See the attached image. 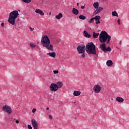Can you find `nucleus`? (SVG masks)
Masks as SVG:
<instances>
[{
	"label": "nucleus",
	"mask_w": 129,
	"mask_h": 129,
	"mask_svg": "<svg viewBox=\"0 0 129 129\" xmlns=\"http://www.w3.org/2000/svg\"><path fill=\"white\" fill-rule=\"evenodd\" d=\"M111 40V36L107 34L106 31H102L99 35V41L100 43H103L100 44V48L102 51H103L104 53L106 52H111V47L108 46L106 47V44L105 43L106 41L107 44H108Z\"/></svg>",
	"instance_id": "1"
},
{
	"label": "nucleus",
	"mask_w": 129,
	"mask_h": 129,
	"mask_svg": "<svg viewBox=\"0 0 129 129\" xmlns=\"http://www.w3.org/2000/svg\"><path fill=\"white\" fill-rule=\"evenodd\" d=\"M41 42L43 47H44V48H46V49H47L48 50L53 51V45L50 44L51 42L50 41V39H49L48 36L46 35L43 36L41 38Z\"/></svg>",
	"instance_id": "2"
},
{
	"label": "nucleus",
	"mask_w": 129,
	"mask_h": 129,
	"mask_svg": "<svg viewBox=\"0 0 129 129\" xmlns=\"http://www.w3.org/2000/svg\"><path fill=\"white\" fill-rule=\"evenodd\" d=\"M19 16V12L17 10L13 11L10 13L8 22L12 25H16V19Z\"/></svg>",
	"instance_id": "3"
},
{
	"label": "nucleus",
	"mask_w": 129,
	"mask_h": 129,
	"mask_svg": "<svg viewBox=\"0 0 129 129\" xmlns=\"http://www.w3.org/2000/svg\"><path fill=\"white\" fill-rule=\"evenodd\" d=\"M86 51L88 54H92L96 55V49H95V45L93 42L88 43L86 45Z\"/></svg>",
	"instance_id": "4"
},
{
	"label": "nucleus",
	"mask_w": 129,
	"mask_h": 129,
	"mask_svg": "<svg viewBox=\"0 0 129 129\" xmlns=\"http://www.w3.org/2000/svg\"><path fill=\"white\" fill-rule=\"evenodd\" d=\"M2 109L3 111H6L8 114H12L13 112L12 108L8 105H5V106H3Z\"/></svg>",
	"instance_id": "5"
},
{
	"label": "nucleus",
	"mask_w": 129,
	"mask_h": 129,
	"mask_svg": "<svg viewBox=\"0 0 129 129\" xmlns=\"http://www.w3.org/2000/svg\"><path fill=\"white\" fill-rule=\"evenodd\" d=\"M77 50H78L79 54H83L84 52H85L86 47L84 45H79L77 48Z\"/></svg>",
	"instance_id": "6"
},
{
	"label": "nucleus",
	"mask_w": 129,
	"mask_h": 129,
	"mask_svg": "<svg viewBox=\"0 0 129 129\" xmlns=\"http://www.w3.org/2000/svg\"><path fill=\"white\" fill-rule=\"evenodd\" d=\"M49 89L51 91H57L58 90L57 85L55 83H51L49 86Z\"/></svg>",
	"instance_id": "7"
},
{
	"label": "nucleus",
	"mask_w": 129,
	"mask_h": 129,
	"mask_svg": "<svg viewBox=\"0 0 129 129\" xmlns=\"http://www.w3.org/2000/svg\"><path fill=\"white\" fill-rule=\"evenodd\" d=\"M93 90L94 91L95 93H99L100 90H101V87L98 85H95L93 87Z\"/></svg>",
	"instance_id": "8"
},
{
	"label": "nucleus",
	"mask_w": 129,
	"mask_h": 129,
	"mask_svg": "<svg viewBox=\"0 0 129 129\" xmlns=\"http://www.w3.org/2000/svg\"><path fill=\"white\" fill-rule=\"evenodd\" d=\"M31 124L33 126V129H38V123L35 119L31 120Z\"/></svg>",
	"instance_id": "9"
},
{
	"label": "nucleus",
	"mask_w": 129,
	"mask_h": 129,
	"mask_svg": "<svg viewBox=\"0 0 129 129\" xmlns=\"http://www.w3.org/2000/svg\"><path fill=\"white\" fill-rule=\"evenodd\" d=\"M103 10V8L102 7H99L94 12L93 15H97V14H99V13H100L101 11Z\"/></svg>",
	"instance_id": "10"
},
{
	"label": "nucleus",
	"mask_w": 129,
	"mask_h": 129,
	"mask_svg": "<svg viewBox=\"0 0 129 129\" xmlns=\"http://www.w3.org/2000/svg\"><path fill=\"white\" fill-rule=\"evenodd\" d=\"M100 19H101V17H100V16H96L95 17V20L96 25H98V24H100Z\"/></svg>",
	"instance_id": "11"
},
{
	"label": "nucleus",
	"mask_w": 129,
	"mask_h": 129,
	"mask_svg": "<svg viewBox=\"0 0 129 129\" xmlns=\"http://www.w3.org/2000/svg\"><path fill=\"white\" fill-rule=\"evenodd\" d=\"M35 13L36 14H39V15H40V16H44L45 15V14L44 13L43 11H42L40 9H36L35 10Z\"/></svg>",
	"instance_id": "12"
},
{
	"label": "nucleus",
	"mask_w": 129,
	"mask_h": 129,
	"mask_svg": "<svg viewBox=\"0 0 129 129\" xmlns=\"http://www.w3.org/2000/svg\"><path fill=\"white\" fill-rule=\"evenodd\" d=\"M72 13L74 15L77 16L79 14V11L75 8H73Z\"/></svg>",
	"instance_id": "13"
},
{
	"label": "nucleus",
	"mask_w": 129,
	"mask_h": 129,
	"mask_svg": "<svg viewBox=\"0 0 129 129\" xmlns=\"http://www.w3.org/2000/svg\"><path fill=\"white\" fill-rule=\"evenodd\" d=\"M113 64V62H112V60H108L106 61V65L107 66H108V67H111Z\"/></svg>",
	"instance_id": "14"
},
{
	"label": "nucleus",
	"mask_w": 129,
	"mask_h": 129,
	"mask_svg": "<svg viewBox=\"0 0 129 129\" xmlns=\"http://www.w3.org/2000/svg\"><path fill=\"white\" fill-rule=\"evenodd\" d=\"M56 85L57 87V89H59V88H61L62 86H63V83L62 82H57Z\"/></svg>",
	"instance_id": "15"
},
{
	"label": "nucleus",
	"mask_w": 129,
	"mask_h": 129,
	"mask_svg": "<svg viewBox=\"0 0 129 129\" xmlns=\"http://www.w3.org/2000/svg\"><path fill=\"white\" fill-rule=\"evenodd\" d=\"M47 55L50 56V57H52V58H55L56 57V53L55 52L47 53Z\"/></svg>",
	"instance_id": "16"
},
{
	"label": "nucleus",
	"mask_w": 129,
	"mask_h": 129,
	"mask_svg": "<svg viewBox=\"0 0 129 129\" xmlns=\"http://www.w3.org/2000/svg\"><path fill=\"white\" fill-rule=\"evenodd\" d=\"M84 36L86 38H91V35L88 34V32H87V31H86V30H85L84 31Z\"/></svg>",
	"instance_id": "17"
},
{
	"label": "nucleus",
	"mask_w": 129,
	"mask_h": 129,
	"mask_svg": "<svg viewBox=\"0 0 129 129\" xmlns=\"http://www.w3.org/2000/svg\"><path fill=\"white\" fill-rule=\"evenodd\" d=\"M74 96H79L81 94V91H75L73 93Z\"/></svg>",
	"instance_id": "18"
},
{
	"label": "nucleus",
	"mask_w": 129,
	"mask_h": 129,
	"mask_svg": "<svg viewBox=\"0 0 129 129\" xmlns=\"http://www.w3.org/2000/svg\"><path fill=\"white\" fill-rule=\"evenodd\" d=\"M116 101H118V102L120 103L123 102V101H124V99L121 97H117L116 98Z\"/></svg>",
	"instance_id": "19"
},
{
	"label": "nucleus",
	"mask_w": 129,
	"mask_h": 129,
	"mask_svg": "<svg viewBox=\"0 0 129 129\" xmlns=\"http://www.w3.org/2000/svg\"><path fill=\"white\" fill-rule=\"evenodd\" d=\"M62 17H63V14H62L61 13H60L58 14V15L55 16V18L57 19V20H60V19H61V18H62Z\"/></svg>",
	"instance_id": "20"
},
{
	"label": "nucleus",
	"mask_w": 129,
	"mask_h": 129,
	"mask_svg": "<svg viewBox=\"0 0 129 129\" xmlns=\"http://www.w3.org/2000/svg\"><path fill=\"white\" fill-rule=\"evenodd\" d=\"M98 36H99V33H96L95 32H93V37L94 39H96V38H98Z\"/></svg>",
	"instance_id": "21"
},
{
	"label": "nucleus",
	"mask_w": 129,
	"mask_h": 129,
	"mask_svg": "<svg viewBox=\"0 0 129 129\" xmlns=\"http://www.w3.org/2000/svg\"><path fill=\"white\" fill-rule=\"evenodd\" d=\"M79 19H80V20H84L85 19H86V17L83 15H81L79 16Z\"/></svg>",
	"instance_id": "22"
},
{
	"label": "nucleus",
	"mask_w": 129,
	"mask_h": 129,
	"mask_svg": "<svg viewBox=\"0 0 129 129\" xmlns=\"http://www.w3.org/2000/svg\"><path fill=\"white\" fill-rule=\"evenodd\" d=\"M99 6V4H98V2H95L93 4L94 8L95 9H98V6Z\"/></svg>",
	"instance_id": "23"
},
{
	"label": "nucleus",
	"mask_w": 129,
	"mask_h": 129,
	"mask_svg": "<svg viewBox=\"0 0 129 129\" xmlns=\"http://www.w3.org/2000/svg\"><path fill=\"white\" fill-rule=\"evenodd\" d=\"M112 16L113 17H118V14H117L116 11H113L112 12Z\"/></svg>",
	"instance_id": "24"
},
{
	"label": "nucleus",
	"mask_w": 129,
	"mask_h": 129,
	"mask_svg": "<svg viewBox=\"0 0 129 129\" xmlns=\"http://www.w3.org/2000/svg\"><path fill=\"white\" fill-rule=\"evenodd\" d=\"M95 17L92 18L91 19H90L89 23L90 24H92V23L94 22Z\"/></svg>",
	"instance_id": "25"
},
{
	"label": "nucleus",
	"mask_w": 129,
	"mask_h": 129,
	"mask_svg": "<svg viewBox=\"0 0 129 129\" xmlns=\"http://www.w3.org/2000/svg\"><path fill=\"white\" fill-rule=\"evenodd\" d=\"M30 46L31 47V48H36V45L33 43H30Z\"/></svg>",
	"instance_id": "26"
},
{
	"label": "nucleus",
	"mask_w": 129,
	"mask_h": 129,
	"mask_svg": "<svg viewBox=\"0 0 129 129\" xmlns=\"http://www.w3.org/2000/svg\"><path fill=\"white\" fill-rule=\"evenodd\" d=\"M32 2V0H26L25 4H30Z\"/></svg>",
	"instance_id": "27"
},
{
	"label": "nucleus",
	"mask_w": 129,
	"mask_h": 129,
	"mask_svg": "<svg viewBox=\"0 0 129 129\" xmlns=\"http://www.w3.org/2000/svg\"><path fill=\"white\" fill-rule=\"evenodd\" d=\"M29 29L30 31H31V32H32L33 30H35L34 28H32L31 26L29 27Z\"/></svg>",
	"instance_id": "28"
},
{
	"label": "nucleus",
	"mask_w": 129,
	"mask_h": 129,
	"mask_svg": "<svg viewBox=\"0 0 129 129\" xmlns=\"http://www.w3.org/2000/svg\"><path fill=\"white\" fill-rule=\"evenodd\" d=\"M58 72H59V71H58V70L53 71V73H54V74H58Z\"/></svg>",
	"instance_id": "29"
},
{
	"label": "nucleus",
	"mask_w": 129,
	"mask_h": 129,
	"mask_svg": "<svg viewBox=\"0 0 129 129\" xmlns=\"http://www.w3.org/2000/svg\"><path fill=\"white\" fill-rule=\"evenodd\" d=\"M28 128L29 129H33V127H32V126L30 124L28 125Z\"/></svg>",
	"instance_id": "30"
},
{
	"label": "nucleus",
	"mask_w": 129,
	"mask_h": 129,
	"mask_svg": "<svg viewBox=\"0 0 129 129\" xmlns=\"http://www.w3.org/2000/svg\"><path fill=\"white\" fill-rule=\"evenodd\" d=\"M36 110H37V109L36 108H33L32 110V112L34 113V112H35Z\"/></svg>",
	"instance_id": "31"
},
{
	"label": "nucleus",
	"mask_w": 129,
	"mask_h": 129,
	"mask_svg": "<svg viewBox=\"0 0 129 129\" xmlns=\"http://www.w3.org/2000/svg\"><path fill=\"white\" fill-rule=\"evenodd\" d=\"M49 119H53V116H52L51 115H49Z\"/></svg>",
	"instance_id": "32"
},
{
	"label": "nucleus",
	"mask_w": 129,
	"mask_h": 129,
	"mask_svg": "<svg viewBox=\"0 0 129 129\" xmlns=\"http://www.w3.org/2000/svg\"><path fill=\"white\" fill-rule=\"evenodd\" d=\"M81 56L83 58H85V53H83V54L81 55Z\"/></svg>",
	"instance_id": "33"
},
{
	"label": "nucleus",
	"mask_w": 129,
	"mask_h": 129,
	"mask_svg": "<svg viewBox=\"0 0 129 129\" xmlns=\"http://www.w3.org/2000/svg\"><path fill=\"white\" fill-rule=\"evenodd\" d=\"M117 23L118 25H120V20L119 19L117 21Z\"/></svg>",
	"instance_id": "34"
},
{
	"label": "nucleus",
	"mask_w": 129,
	"mask_h": 129,
	"mask_svg": "<svg viewBox=\"0 0 129 129\" xmlns=\"http://www.w3.org/2000/svg\"><path fill=\"white\" fill-rule=\"evenodd\" d=\"M1 26L2 27H5V23L4 22H3L2 24H1Z\"/></svg>",
	"instance_id": "35"
},
{
	"label": "nucleus",
	"mask_w": 129,
	"mask_h": 129,
	"mask_svg": "<svg viewBox=\"0 0 129 129\" xmlns=\"http://www.w3.org/2000/svg\"><path fill=\"white\" fill-rule=\"evenodd\" d=\"M81 9H85V6H81Z\"/></svg>",
	"instance_id": "36"
},
{
	"label": "nucleus",
	"mask_w": 129,
	"mask_h": 129,
	"mask_svg": "<svg viewBox=\"0 0 129 129\" xmlns=\"http://www.w3.org/2000/svg\"><path fill=\"white\" fill-rule=\"evenodd\" d=\"M22 1V2H23V3H26V0H21Z\"/></svg>",
	"instance_id": "37"
},
{
	"label": "nucleus",
	"mask_w": 129,
	"mask_h": 129,
	"mask_svg": "<svg viewBox=\"0 0 129 129\" xmlns=\"http://www.w3.org/2000/svg\"><path fill=\"white\" fill-rule=\"evenodd\" d=\"M16 122L17 123H19V120H17L16 121Z\"/></svg>",
	"instance_id": "38"
},
{
	"label": "nucleus",
	"mask_w": 129,
	"mask_h": 129,
	"mask_svg": "<svg viewBox=\"0 0 129 129\" xmlns=\"http://www.w3.org/2000/svg\"><path fill=\"white\" fill-rule=\"evenodd\" d=\"M77 6L78 7L79 6V3H77Z\"/></svg>",
	"instance_id": "39"
},
{
	"label": "nucleus",
	"mask_w": 129,
	"mask_h": 129,
	"mask_svg": "<svg viewBox=\"0 0 129 129\" xmlns=\"http://www.w3.org/2000/svg\"><path fill=\"white\" fill-rule=\"evenodd\" d=\"M46 109H47V110H48V109H49V107H47Z\"/></svg>",
	"instance_id": "40"
},
{
	"label": "nucleus",
	"mask_w": 129,
	"mask_h": 129,
	"mask_svg": "<svg viewBox=\"0 0 129 129\" xmlns=\"http://www.w3.org/2000/svg\"><path fill=\"white\" fill-rule=\"evenodd\" d=\"M121 41H120L119 44H121Z\"/></svg>",
	"instance_id": "41"
},
{
	"label": "nucleus",
	"mask_w": 129,
	"mask_h": 129,
	"mask_svg": "<svg viewBox=\"0 0 129 129\" xmlns=\"http://www.w3.org/2000/svg\"><path fill=\"white\" fill-rule=\"evenodd\" d=\"M49 15H51V13H49Z\"/></svg>",
	"instance_id": "42"
}]
</instances>
